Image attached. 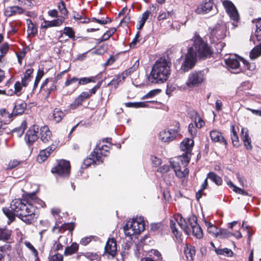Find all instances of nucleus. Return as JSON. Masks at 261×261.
Instances as JSON below:
<instances>
[{"label": "nucleus", "mask_w": 261, "mask_h": 261, "mask_svg": "<svg viewBox=\"0 0 261 261\" xmlns=\"http://www.w3.org/2000/svg\"><path fill=\"white\" fill-rule=\"evenodd\" d=\"M37 204L44 207L45 203L34 194H29L23 199H15L12 201L10 208L16 216L28 224H32L38 217Z\"/></svg>", "instance_id": "f257e3e1"}, {"label": "nucleus", "mask_w": 261, "mask_h": 261, "mask_svg": "<svg viewBox=\"0 0 261 261\" xmlns=\"http://www.w3.org/2000/svg\"><path fill=\"white\" fill-rule=\"evenodd\" d=\"M192 40L193 46L188 49L185 59L182 64L184 71L192 68L197 62V57L205 59L211 56L213 51L211 47L198 35L195 34Z\"/></svg>", "instance_id": "f03ea898"}, {"label": "nucleus", "mask_w": 261, "mask_h": 261, "mask_svg": "<svg viewBox=\"0 0 261 261\" xmlns=\"http://www.w3.org/2000/svg\"><path fill=\"white\" fill-rule=\"evenodd\" d=\"M192 139L186 138L180 143V148L184 152L182 155L175 158L170 162V165L173 169L175 175L180 178L186 177L189 174V170L186 166L189 163L191 153L194 146Z\"/></svg>", "instance_id": "7ed1b4c3"}, {"label": "nucleus", "mask_w": 261, "mask_h": 261, "mask_svg": "<svg viewBox=\"0 0 261 261\" xmlns=\"http://www.w3.org/2000/svg\"><path fill=\"white\" fill-rule=\"evenodd\" d=\"M170 71L168 62L165 60H159L152 67L148 76V81L152 84L163 83L168 79L170 73Z\"/></svg>", "instance_id": "20e7f679"}, {"label": "nucleus", "mask_w": 261, "mask_h": 261, "mask_svg": "<svg viewBox=\"0 0 261 261\" xmlns=\"http://www.w3.org/2000/svg\"><path fill=\"white\" fill-rule=\"evenodd\" d=\"M145 229L144 218L142 217H137L128 221L124 226V231L126 236H132L140 233Z\"/></svg>", "instance_id": "39448f33"}, {"label": "nucleus", "mask_w": 261, "mask_h": 261, "mask_svg": "<svg viewBox=\"0 0 261 261\" xmlns=\"http://www.w3.org/2000/svg\"><path fill=\"white\" fill-rule=\"evenodd\" d=\"M180 131V124L175 122L173 126H170L167 129L160 133L159 138L164 142H170L174 140L178 135Z\"/></svg>", "instance_id": "423d86ee"}, {"label": "nucleus", "mask_w": 261, "mask_h": 261, "mask_svg": "<svg viewBox=\"0 0 261 261\" xmlns=\"http://www.w3.org/2000/svg\"><path fill=\"white\" fill-rule=\"evenodd\" d=\"M176 223H177V224L187 234L189 233L190 229L186 220L183 218L181 215H175L173 219L170 220V226L173 233L177 239L180 237L181 233L176 228Z\"/></svg>", "instance_id": "0eeeda50"}, {"label": "nucleus", "mask_w": 261, "mask_h": 261, "mask_svg": "<svg viewBox=\"0 0 261 261\" xmlns=\"http://www.w3.org/2000/svg\"><path fill=\"white\" fill-rule=\"evenodd\" d=\"M51 172L61 176H68L70 172V162L65 160H59L57 165L51 169Z\"/></svg>", "instance_id": "6e6552de"}, {"label": "nucleus", "mask_w": 261, "mask_h": 261, "mask_svg": "<svg viewBox=\"0 0 261 261\" xmlns=\"http://www.w3.org/2000/svg\"><path fill=\"white\" fill-rule=\"evenodd\" d=\"M223 5L230 19L233 21L232 24L237 27L240 20V16L237 8L231 1L228 0L224 1Z\"/></svg>", "instance_id": "1a4fd4ad"}, {"label": "nucleus", "mask_w": 261, "mask_h": 261, "mask_svg": "<svg viewBox=\"0 0 261 261\" xmlns=\"http://www.w3.org/2000/svg\"><path fill=\"white\" fill-rule=\"evenodd\" d=\"M223 5L230 19L233 21L232 24L237 27L240 20V16L237 8L231 1L228 0L224 1Z\"/></svg>", "instance_id": "9d476101"}, {"label": "nucleus", "mask_w": 261, "mask_h": 261, "mask_svg": "<svg viewBox=\"0 0 261 261\" xmlns=\"http://www.w3.org/2000/svg\"><path fill=\"white\" fill-rule=\"evenodd\" d=\"M226 27L224 24H218L212 29L210 38L214 42L224 39L226 37Z\"/></svg>", "instance_id": "9b49d317"}, {"label": "nucleus", "mask_w": 261, "mask_h": 261, "mask_svg": "<svg viewBox=\"0 0 261 261\" xmlns=\"http://www.w3.org/2000/svg\"><path fill=\"white\" fill-rule=\"evenodd\" d=\"M204 80L203 74L201 72H195L190 73L186 82V85L189 88L198 86Z\"/></svg>", "instance_id": "f8f14e48"}, {"label": "nucleus", "mask_w": 261, "mask_h": 261, "mask_svg": "<svg viewBox=\"0 0 261 261\" xmlns=\"http://www.w3.org/2000/svg\"><path fill=\"white\" fill-rule=\"evenodd\" d=\"M110 140H111V139L107 138L103 140L102 141H100L97 145L96 147L94 149H97V152L95 153L97 156H99L101 162H102L103 157L107 156L109 153L110 147L109 145L105 144V143H108L109 145H111L109 142Z\"/></svg>", "instance_id": "ddd939ff"}, {"label": "nucleus", "mask_w": 261, "mask_h": 261, "mask_svg": "<svg viewBox=\"0 0 261 261\" xmlns=\"http://www.w3.org/2000/svg\"><path fill=\"white\" fill-rule=\"evenodd\" d=\"M188 223L192 229L193 235L197 239H201L203 237L202 230L197 223V218L192 216L188 219Z\"/></svg>", "instance_id": "4468645a"}, {"label": "nucleus", "mask_w": 261, "mask_h": 261, "mask_svg": "<svg viewBox=\"0 0 261 261\" xmlns=\"http://www.w3.org/2000/svg\"><path fill=\"white\" fill-rule=\"evenodd\" d=\"M38 128H36L35 126H33L30 128L27 131L25 135V141L26 143L30 146L38 139Z\"/></svg>", "instance_id": "2eb2a0df"}, {"label": "nucleus", "mask_w": 261, "mask_h": 261, "mask_svg": "<svg viewBox=\"0 0 261 261\" xmlns=\"http://www.w3.org/2000/svg\"><path fill=\"white\" fill-rule=\"evenodd\" d=\"M244 59L236 55L231 56L228 59L225 60V64L228 68L231 69L239 70L240 69V61L243 62Z\"/></svg>", "instance_id": "dca6fc26"}, {"label": "nucleus", "mask_w": 261, "mask_h": 261, "mask_svg": "<svg viewBox=\"0 0 261 261\" xmlns=\"http://www.w3.org/2000/svg\"><path fill=\"white\" fill-rule=\"evenodd\" d=\"M213 2L211 0H205L195 9V12L198 14H206L210 12L213 7Z\"/></svg>", "instance_id": "f3484780"}, {"label": "nucleus", "mask_w": 261, "mask_h": 261, "mask_svg": "<svg viewBox=\"0 0 261 261\" xmlns=\"http://www.w3.org/2000/svg\"><path fill=\"white\" fill-rule=\"evenodd\" d=\"M65 20V18L63 16H61L51 21L44 20L43 23L41 24V28L47 29L51 27H60L63 24Z\"/></svg>", "instance_id": "a211bd4d"}, {"label": "nucleus", "mask_w": 261, "mask_h": 261, "mask_svg": "<svg viewBox=\"0 0 261 261\" xmlns=\"http://www.w3.org/2000/svg\"><path fill=\"white\" fill-rule=\"evenodd\" d=\"M90 97V94L88 92H82L70 105V107L72 109H75L80 106H81L83 102Z\"/></svg>", "instance_id": "6ab92c4d"}, {"label": "nucleus", "mask_w": 261, "mask_h": 261, "mask_svg": "<svg viewBox=\"0 0 261 261\" xmlns=\"http://www.w3.org/2000/svg\"><path fill=\"white\" fill-rule=\"evenodd\" d=\"M210 136L212 141L214 142H219L225 146L227 145V141L222 134L216 129L211 130L210 133Z\"/></svg>", "instance_id": "aec40b11"}, {"label": "nucleus", "mask_w": 261, "mask_h": 261, "mask_svg": "<svg viewBox=\"0 0 261 261\" xmlns=\"http://www.w3.org/2000/svg\"><path fill=\"white\" fill-rule=\"evenodd\" d=\"M55 149V146H52L41 150L37 158V162L39 163L44 162Z\"/></svg>", "instance_id": "412c9836"}, {"label": "nucleus", "mask_w": 261, "mask_h": 261, "mask_svg": "<svg viewBox=\"0 0 261 261\" xmlns=\"http://www.w3.org/2000/svg\"><path fill=\"white\" fill-rule=\"evenodd\" d=\"M97 149H94L89 157L84 160V164L85 166L88 167L92 164H99L102 163L99 156H97L95 153L97 152Z\"/></svg>", "instance_id": "4be33fe9"}, {"label": "nucleus", "mask_w": 261, "mask_h": 261, "mask_svg": "<svg viewBox=\"0 0 261 261\" xmlns=\"http://www.w3.org/2000/svg\"><path fill=\"white\" fill-rule=\"evenodd\" d=\"M241 138L245 148L247 150H251L252 148L251 139L249 136L248 130L247 128H242Z\"/></svg>", "instance_id": "5701e85b"}, {"label": "nucleus", "mask_w": 261, "mask_h": 261, "mask_svg": "<svg viewBox=\"0 0 261 261\" xmlns=\"http://www.w3.org/2000/svg\"><path fill=\"white\" fill-rule=\"evenodd\" d=\"M106 252L114 256L117 251L116 241L114 239H110L107 241L105 247Z\"/></svg>", "instance_id": "b1692460"}, {"label": "nucleus", "mask_w": 261, "mask_h": 261, "mask_svg": "<svg viewBox=\"0 0 261 261\" xmlns=\"http://www.w3.org/2000/svg\"><path fill=\"white\" fill-rule=\"evenodd\" d=\"M184 251L187 260L193 261L194 257L195 255V247L191 245L186 244L184 247Z\"/></svg>", "instance_id": "393cba45"}, {"label": "nucleus", "mask_w": 261, "mask_h": 261, "mask_svg": "<svg viewBox=\"0 0 261 261\" xmlns=\"http://www.w3.org/2000/svg\"><path fill=\"white\" fill-rule=\"evenodd\" d=\"M40 138L44 143H47L51 138V132L46 126H44L40 128Z\"/></svg>", "instance_id": "a878e982"}, {"label": "nucleus", "mask_w": 261, "mask_h": 261, "mask_svg": "<svg viewBox=\"0 0 261 261\" xmlns=\"http://www.w3.org/2000/svg\"><path fill=\"white\" fill-rule=\"evenodd\" d=\"M23 10L19 6L8 7L5 10L4 13L6 16L10 17L17 14H22L23 13Z\"/></svg>", "instance_id": "bb28decb"}, {"label": "nucleus", "mask_w": 261, "mask_h": 261, "mask_svg": "<svg viewBox=\"0 0 261 261\" xmlns=\"http://www.w3.org/2000/svg\"><path fill=\"white\" fill-rule=\"evenodd\" d=\"M28 29L27 32L29 37H34L37 34V28L36 25L32 22L31 19L26 20Z\"/></svg>", "instance_id": "cd10ccee"}, {"label": "nucleus", "mask_w": 261, "mask_h": 261, "mask_svg": "<svg viewBox=\"0 0 261 261\" xmlns=\"http://www.w3.org/2000/svg\"><path fill=\"white\" fill-rule=\"evenodd\" d=\"M12 231L6 228H0V240L9 242L11 240Z\"/></svg>", "instance_id": "c85d7f7f"}, {"label": "nucleus", "mask_w": 261, "mask_h": 261, "mask_svg": "<svg viewBox=\"0 0 261 261\" xmlns=\"http://www.w3.org/2000/svg\"><path fill=\"white\" fill-rule=\"evenodd\" d=\"M24 244L30 250L31 255L34 257V261H40L38 252L34 246L30 242L27 241L24 242Z\"/></svg>", "instance_id": "c756f323"}, {"label": "nucleus", "mask_w": 261, "mask_h": 261, "mask_svg": "<svg viewBox=\"0 0 261 261\" xmlns=\"http://www.w3.org/2000/svg\"><path fill=\"white\" fill-rule=\"evenodd\" d=\"M74 227L75 225L73 223H65L62 225L61 228H59V227H57V225H56V226L53 227V231L55 232L56 229H58V232L61 233L62 231L68 230L69 231L72 232L74 229Z\"/></svg>", "instance_id": "7c9ffc66"}, {"label": "nucleus", "mask_w": 261, "mask_h": 261, "mask_svg": "<svg viewBox=\"0 0 261 261\" xmlns=\"http://www.w3.org/2000/svg\"><path fill=\"white\" fill-rule=\"evenodd\" d=\"M92 82H95V77L94 76H91L89 77H84L81 78H78L77 85H76V86H74L73 91L75 90L80 85H84Z\"/></svg>", "instance_id": "2f4dec72"}, {"label": "nucleus", "mask_w": 261, "mask_h": 261, "mask_svg": "<svg viewBox=\"0 0 261 261\" xmlns=\"http://www.w3.org/2000/svg\"><path fill=\"white\" fill-rule=\"evenodd\" d=\"M26 106L27 105L24 102H17L14 107L13 114L16 115L22 114L25 109Z\"/></svg>", "instance_id": "473e14b6"}, {"label": "nucleus", "mask_w": 261, "mask_h": 261, "mask_svg": "<svg viewBox=\"0 0 261 261\" xmlns=\"http://www.w3.org/2000/svg\"><path fill=\"white\" fill-rule=\"evenodd\" d=\"M79 250V245L76 243H73L69 246L67 247L64 251L65 255H70L77 252Z\"/></svg>", "instance_id": "72a5a7b5"}, {"label": "nucleus", "mask_w": 261, "mask_h": 261, "mask_svg": "<svg viewBox=\"0 0 261 261\" xmlns=\"http://www.w3.org/2000/svg\"><path fill=\"white\" fill-rule=\"evenodd\" d=\"M139 66V60H137L135 61V63L133 64V65L128 68V69L125 70L123 71L122 74L121 76L122 77L123 79H124L126 76L131 74L132 73H133L135 71H136Z\"/></svg>", "instance_id": "f704fd0d"}, {"label": "nucleus", "mask_w": 261, "mask_h": 261, "mask_svg": "<svg viewBox=\"0 0 261 261\" xmlns=\"http://www.w3.org/2000/svg\"><path fill=\"white\" fill-rule=\"evenodd\" d=\"M22 161L18 159H13L10 160L7 164H6V170H11L18 167Z\"/></svg>", "instance_id": "c9c22d12"}, {"label": "nucleus", "mask_w": 261, "mask_h": 261, "mask_svg": "<svg viewBox=\"0 0 261 261\" xmlns=\"http://www.w3.org/2000/svg\"><path fill=\"white\" fill-rule=\"evenodd\" d=\"M150 14V12L148 11H146L142 14L141 18L138 22L139 24L138 27H137L138 30H141L143 28L146 21L149 17Z\"/></svg>", "instance_id": "e433bc0d"}, {"label": "nucleus", "mask_w": 261, "mask_h": 261, "mask_svg": "<svg viewBox=\"0 0 261 261\" xmlns=\"http://www.w3.org/2000/svg\"><path fill=\"white\" fill-rule=\"evenodd\" d=\"M249 56L250 58L253 60L261 56V43L251 50Z\"/></svg>", "instance_id": "4c0bfd02"}, {"label": "nucleus", "mask_w": 261, "mask_h": 261, "mask_svg": "<svg viewBox=\"0 0 261 261\" xmlns=\"http://www.w3.org/2000/svg\"><path fill=\"white\" fill-rule=\"evenodd\" d=\"M207 178H210L217 185L220 186L222 184V178L214 172H211L207 174Z\"/></svg>", "instance_id": "58836bf2"}, {"label": "nucleus", "mask_w": 261, "mask_h": 261, "mask_svg": "<svg viewBox=\"0 0 261 261\" xmlns=\"http://www.w3.org/2000/svg\"><path fill=\"white\" fill-rule=\"evenodd\" d=\"M2 211L6 216L9 219L10 222L13 221L15 220V215H16L13 210L12 209L9 210L7 207H4L3 208Z\"/></svg>", "instance_id": "ea45409f"}, {"label": "nucleus", "mask_w": 261, "mask_h": 261, "mask_svg": "<svg viewBox=\"0 0 261 261\" xmlns=\"http://www.w3.org/2000/svg\"><path fill=\"white\" fill-rule=\"evenodd\" d=\"M215 252L218 255H224L227 257L232 256L233 254L231 249L227 248L223 249H216Z\"/></svg>", "instance_id": "a19ab883"}, {"label": "nucleus", "mask_w": 261, "mask_h": 261, "mask_svg": "<svg viewBox=\"0 0 261 261\" xmlns=\"http://www.w3.org/2000/svg\"><path fill=\"white\" fill-rule=\"evenodd\" d=\"M231 139L232 140V143L234 146H239V137L238 136L237 132L235 130V128L234 125L231 126Z\"/></svg>", "instance_id": "79ce46f5"}, {"label": "nucleus", "mask_w": 261, "mask_h": 261, "mask_svg": "<svg viewBox=\"0 0 261 261\" xmlns=\"http://www.w3.org/2000/svg\"><path fill=\"white\" fill-rule=\"evenodd\" d=\"M227 185L236 193L243 195H248V193L247 192L237 187L232 183L231 181L229 180L227 181Z\"/></svg>", "instance_id": "37998d69"}, {"label": "nucleus", "mask_w": 261, "mask_h": 261, "mask_svg": "<svg viewBox=\"0 0 261 261\" xmlns=\"http://www.w3.org/2000/svg\"><path fill=\"white\" fill-rule=\"evenodd\" d=\"M205 224L207 227V231L209 233L214 236H217L219 233L218 228L210 222H206Z\"/></svg>", "instance_id": "c03bdc74"}, {"label": "nucleus", "mask_w": 261, "mask_h": 261, "mask_svg": "<svg viewBox=\"0 0 261 261\" xmlns=\"http://www.w3.org/2000/svg\"><path fill=\"white\" fill-rule=\"evenodd\" d=\"M53 115L54 120L57 122L61 121L64 116V113L61 110L57 108L54 110Z\"/></svg>", "instance_id": "a18cd8bd"}, {"label": "nucleus", "mask_w": 261, "mask_h": 261, "mask_svg": "<svg viewBox=\"0 0 261 261\" xmlns=\"http://www.w3.org/2000/svg\"><path fill=\"white\" fill-rule=\"evenodd\" d=\"M27 127V123L25 121H23L19 127L14 129L13 132L16 133L17 134V136L20 137L22 135Z\"/></svg>", "instance_id": "49530a36"}, {"label": "nucleus", "mask_w": 261, "mask_h": 261, "mask_svg": "<svg viewBox=\"0 0 261 261\" xmlns=\"http://www.w3.org/2000/svg\"><path fill=\"white\" fill-rule=\"evenodd\" d=\"M126 107L128 108H145L147 107V105L145 102H126L125 103Z\"/></svg>", "instance_id": "de8ad7c7"}, {"label": "nucleus", "mask_w": 261, "mask_h": 261, "mask_svg": "<svg viewBox=\"0 0 261 261\" xmlns=\"http://www.w3.org/2000/svg\"><path fill=\"white\" fill-rule=\"evenodd\" d=\"M194 122L196 127L199 128H201L205 125L204 121L196 113L194 114Z\"/></svg>", "instance_id": "09e8293b"}, {"label": "nucleus", "mask_w": 261, "mask_h": 261, "mask_svg": "<svg viewBox=\"0 0 261 261\" xmlns=\"http://www.w3.org/2000/svg\"><path fill=\"white\" fill-rule=\"evenodd\" d=\"M63 33L68 36L69 38L75 40V32L73 29L69 27H66L64 29Z\"/></svg>", "instance_id": "8fccbe9b"}, {"label": "nucleus", "mask_w": 261, "mask_h": 261, "mask_svg": "<svg viewBox=\"0 0 261 261\" xmlns=\"http://www.w3.org/2000/svg\"><path fill=\"white\" fill-rule=\"evenodd\" d=\"M78 78L76 77H69L68 79L66 80V81L65 82L64 84V87H67L70 86H72L73 88L72 90L74 88V86H76V85H74L77 82ZM73 91L72 90V92Z\"/></svg>", "instance_id": "3c124183"}, {"label": "nucleus", "mask_w": 261, "mask_h": 261, "mask_svg": "<svg viewBox=\"0 0 261 261\" xmlns=\"http://www.w3.org/2000/svg\"><path fill=\"white\" fill-rule=\"evenodd\" d=\"M256 28L255 37L258 41H261V18L256 21Z\"/></svg>", "instance_id": "603ef678"}, {"label": "nucleus", "mask_w": 261, "mask_h": 261, "mask_svg": "<svg viewBox=\"0 0 261 261\" xmlns=\"http://www.w3.org/2000/svg\"><path fill=\"white\" fill-rule=\"evenodd\" d=\"M9 49V45L7 42L3 43L0 46L1 56H5Z\"/></svg>", "instance_id": "864d4df0"}, {"label": "nucleus", "mask_w": 261, "mask_h": 261, "mask_svg": "<svg viewBox=\"0 0 261 261\" xmlns=\"http://www.w3.org/2000/svg\"><path fill=\"white\" fill-rule=\"evenodd\" d=\"M173 15V13L172 12H163L158 16V20L159 21H162L170 17H172Z\"/></svg>", "instance_id": "5fc2aeb1"}, {"label": "nucleus", "mask_w": 261, "mask_h": 261, "mask_svg": "<svg viewBox=\"0 0 261 261\" xmlns=\"http://www.w3.org/2000/svg\"><path fill=\"white\" fill-rule=\"evenodd\" d=\"M161 90L160 89H154L153 90H151L148 92L146 95H145L142 99H147L149 98H152L157 95L158 94L160 93Z\"/></svg>", "instance_id": "6e6d98bb"}, {"label": "nucleus", "mask_w": 261, "mask_h": 261, "mask_svg": "<svg viewBox=\"0 0 261 261\" xmlns=\"http://www.w3.org/2000/svg\"><path fill=\"white\" fill-rule=\"evenodd\" d=\"M96 238V237L95 236H93L84 237L81 239L80 243L82 245L86 246L90 243L92 240H95Z\"/></svg>", "instance_id": "4d7b16f0"}, {"label": "nucleus", "mask_w": 261, "mask_h": 261, "mask_svg": "<svg viewBox=\"0 0 261 261\" xmlns=\"http://www.w3.org/2000/svg\"><path fill=\"white\" fill-rule=\"evenodd\" d=\"M26 53V50L24 49H23L20 51L16 53V56L18 59V62L20 65L22 64V60L25 57Z\"/></svg>", "instance_id": "13d9d810"}, {"label": "nucleus", "mask_w": 261, "mask_h": 261, "mask_svg": "<svg viewBox=\"0 0 261 261\" xmlns=\"http://www.w3.org/2000/svg\"><path fill=\"white\" fill-rule=\"evenodd\" d=\"M10 28L9 33L11 35H13L18 31V24L17 22H13L10 24Z\"/></svg>", "instance_id": "bf43d9fd"}, {"label": "nucleus", "mask_w": 261, "mask_h": 261, "mask_svg": "<svg viewBox=\"0 0 261 261\" xmlns=\"http://www.w3.org/2000/svg\"><path fill=\"white\" fill-rule=\"evenodd\" d=\"M63 257L61 254L56 253L50 256L49 261H63Z\"/></svg>", "instance_id": "052dcab7"}, {"label": "nucleus", "mask_w": 261, "mask_h": 261, "mask_svg": "<svg viewBox=\"0 0 261 261\" xmlns=\"http://www.w3.org/2000/svg\"><path fill=\"white\" fill-rule=\"evenodd\" d=\"M244 65L246 67L247 69L251 71H253L255 69V65L254 63L250 64L247 61L244 60L243 61Z\"/></svg>", "instance_id": "680f3d73"}, {"label": "nucleus", "mask_w": 261, "mask_h": 261, "mask_svg": "<svg viewBox=\"0 0 261 261\" xmlns=\"http://www.w3.org/2000/svg\"><path fill=\"white\" fill-rule=\"evenodd\" d=\"M58 8L60 11V12L65 15L66 14H67L68 13V11L67 10L66 7H65V4L63 2H61L58 5Z\"/></svg>", "instance_id": "e2e57ef3"}, {"label": "nucleus", "mask_w": 261, "mask_h": 261, "mask_svg": "<svg viewBox=\"0 0 261 261\" xmlns=\"http://www.w3.org/2000/svg\"><path fill=\"white\" fill-rule=\"evenodd\" d=\"M22 86V85L21 84V83L19 82H17L15 84V85H14V88H15L14 93L16 95H19L20 94V92H21V90Z\"/></svg>", "instance_id": "0e129e2a"}, {"label": "nucleus", "mask_w": 261, "mask_h": 261, "mask_svg": "<svg viewBox=\"0 0 261 261\" xmlns=\"http://www.w3.org/2000/svg\"><path fill=\"white\" fill-rule=\"evenodd\" d=\"M92 21H95L100 24H107L109 22H111V19L109 17H107L106 19H96L95 18H93L92 19Z\"/></svg>", "instance_id": "69168bd1"}, {"label": "nucleus", "mask_w": 261, "mask_h": 261, "mask_svg": "<svg viewBox=\"0 0 261 261\" xmlns=\"http://www.w3.org/2000/svg\"><path fill=\"white\" fill-rule=\"evenodd\" d=\"M11 250V245L10 244H6L3 246H0V251L5 253Z\"/></svg>", "instance_id": "338daca9"}, {"label": "nucleus", "mask_w": 261, "mask_h": 261, "mask_svg": "<svg viewBox=\"0 0 261 261\" xmlns=\"http://www.w3.org/2000/svg\"><path fill=\"white\" fill-rule=\"evenodd\" d=\"M170 170V166L168 165H164L158 169V171L161 173H166Z\"/></svg>", "instance_id": "774afa93"}]
</instances>
